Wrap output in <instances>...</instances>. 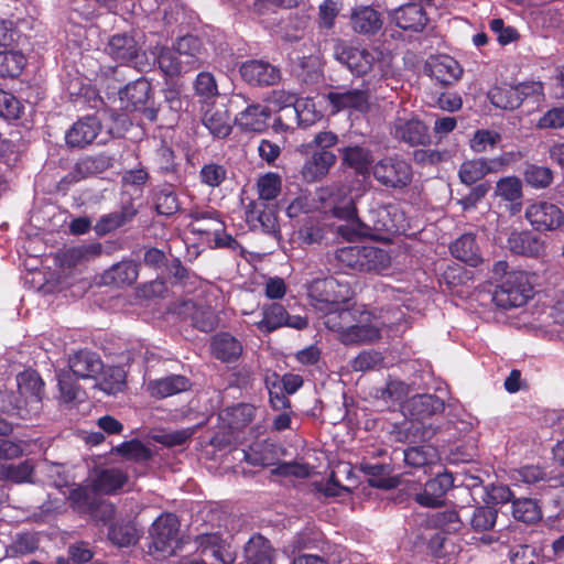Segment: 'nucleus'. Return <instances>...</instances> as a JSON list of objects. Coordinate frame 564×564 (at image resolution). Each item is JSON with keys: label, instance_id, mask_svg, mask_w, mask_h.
<instances>
[{"label": "nucleus", "instance_id": "1", "mask_svg": "<svg viewBox=\"0 0 564 564\" xmlns=\"http://www.w3.org/2000/svg\"><path fill=\"white\" fill-rule=\"evenodd\" d=\"M318 200L325 213H330L334 217L347 220L351 224L352 229L358 236L370 237L378 231H395L394 225L386 221L389 216L387 208L377 210L380 217L377 220H361L357 216V209L349 189L345 184L335 183L325 187H321L316 192Z\"/></svg>", "mask_w": 564, "mask_h": 564}, {"label": "nucleus", "instance_id": "2", "mask_svg": "<svg viewBox=\"0 0 564 564\" xmlns=\"http://www.w3.org/2000/svg\"><path fill=\"white\" fill-rule=\"evenodd\" d=\"M384 323L372 313L351 307L339 314H330L326 327L337 334L345 346L371 345L381 338Z\"/></svg>", "mask_w": 564, "mask_h": 564}, {"label": "nucleus", "instance_id": "3", "mask_svg": "<svg viewBox=\"0 0 564 564\" xmlns=\"http://www.w3.org/2000/svg\"><path fill=\"white\" fill-rule=\"evenodd\" d=\"M336 259L357 272L382 274L391 267L390 253L375 245L347 246L336 251Z\"/></svg>", "mask_w": 564, "mask_h": 564}, {"label": "nucleus", "instance_id": "4", "mask_svg": "<svg viewBox=\"0 0 564 564\" xmlns=\"http://www.w3.org/2000/svg\"><path fill=\"white\" fill-rule=\"evenodd\" d=\"M350 295L349 286L333 278L315 281L310 289L311 303L321 314L325 326L330 314L336 315L347 310L345 304Z\"/></svg>", "mask_w": 564, "mask_h": 564}, {"label": "nucleus", "instance_id": "5", "mask_svg": "<svg viewBox=\"0 0 564 564\" xmlns=\"http://www.w3.org/2000/svg\"><path fill=\"white\" fill-rule=\"evenodd\" d=\"M334 55L357 76L377 72L380 77H383L387 73L383 53L377 48L354 47L339 41L335 45Z\"/></svg>", "mask_w": 564, "mask_h": 564}, {"label": "nucleus", "instance_id": "6", "mask_svg": "<svg viewBox=\"0 0 564 564\" xmlns=\"http://www.w3.org/2000/svg\"><path fill=\"white\" fill-rule=\"evenodd\" d=\"M180 522L176 516L166 513L160 516L149 530V553L160 557L173 555L180 547Z\"/></svg>", "mask_w": 564, "mask_h": 564}, {"label": "nucleus", "instance_id": "7", "mask_svg": "<svg viewBox=\"0 0 564 564\" xmlns=\"http://www.w3.org/2000/svg\"><path fill=\"white\" fill-rule=\"evenodd\" d=\"M371 173L379 184L395 191L404 189L413 180L411 164L398 154L380 159L371 166Z\"/></svg>", "mask_w": 564, "mask_h": 564}, {"label": "nucleus", "instance_id": "8", "mask_svg": "<svg viewBox=\"0 0 564 564\" xmlns=\"http://www.w3.org/2000/svg\"><path fill=\"white\" fill-rule=\"evenodd\" d=\"M533 288L523 271H511L497 288L492 301L498 307L510 310L523 306L532 297Z\"/></svg>", "mask_w": 564, "mask_h": 564}, {"label": "nucleus", "instance_id": "9", "mask_svg": "<svg viewBox=\"0 0 564 564\" xmlns=\"http://www.w3.org/2000/svg\"><path fill=\"white\" fill-rule=\"evenodd\" d=\"M17 386L20 397H13L10 393L1 394L2 412L9 413L13 410H20L24 404H40L43 394L44 382L34 371H23L17 376Z\"/></svg>", "mask_w": 564, "mask_h": 564}, {"label": "nucleus", "instance_id": "10", "mask_svg": "<svg viewBox=\"0 0 564 564\" xmlns=\"http://www.w3.org/2000/svg\"><path fill=\"white\" fill-rule=\"evenodd\" d=\"M250 316L249 324L264 334H270L280 327L289 326L295 329H303L307 326V319L300 315H289L286 310L279 303L264 304L261 308V318L253 317V313H245Z\"/></svg>", "mask_w": 564, "mask_h": 564}, {"label": "nucleus", "instance_id": "11", "mask_svg": "<svg viewBox=\"0 0 564 564\" xmlns=\"http://www.w3.org/2000/svg\"><path fill=\"white\" fill-rule=\"evenodd\" d=\"M390 134L393 139L410 147L426 145L430 142L429 129L425 123L404 110L399 111L391 122Z\"/></svg>", "mask_w": 564, "mask_h": 564}, {"label": "nucleus", "instance_id": "12", "mask_svg": "<svg viewBox=\"0 0 564 564\" xmlns=\"http://www.w3.org/2000/svg\"><path fill=\"white\" fill-rule=\"evenodd\" d=\"M369 88L337 87L325 95V99L332 108V112L336 113L344 110H351L366 113L371 108Z\"/></svg>", "mask_w": 564, "mask_h": 564}, {"label": "nucleus", "instance_id": "13", "mask_svg": "<svg viewBox=\"0 0 564 564\" xmlns=\"http://www.w3.org/2000/svg\"><path fill=\"white\" fill-rule=\"evenodd\" d=\"M243 82L252 87L274 86L282 79L281 69L264 59H249L239 67Z\"/></svg>", "mask_w": 564, "mask_h": 564}, {"label": "nucleus", "instance_id": "14", "mask_svg": "<svg viewBox=\"0 0 564 564\" xmlns=\"http://www.w3.org/2000/svg\"><path fill=\"white\" fill-rule=\"evenodd\" d=\"M525 218L536 230H554L564 223L563 212L549 202H538L525 210Z\"/></svg>", "mask_w": 564, "mask_h": 564}, {"label": "nucleus", "instance_id": "15", "mask_svg": "<svg viewBox=\"0 0 564 564\" xmlns=\"http://www.w3.org/2000/svg\"><path fill=\"white\" fill-rule=\"evenodd\" d=\"M391 21L400 29L421 32L426 26L429 18L420 2H410L390 11Z\"/></svg>", "mask_w": 564, "mask_h": 564}, {"label": "nucleus", "instance_id": "16", "mask_svg": "<svg viewBox=\"0 0 564 564\" xmlns=\"http://www.w3.org/2000/svg\"><path fill=\"white\" fill-rule=\"evenodd\" d=\"M336 161L337 156L332 151L312 150L302 165L301 175L305 182H318L328 175Z\"/></svg>", "mask_w": 564, "mask_h": 564}, {"label": "nucleus", "instance_id": "17", "mask_svg": "<svg viewBox=\"0 0 564 564\" xmlns=\"http://www.w3.org/2000/svg\"><path fill=\"white\" fill-rule=\"evenodd\" d=\"M453 486V477L449 473L438 474L429 480L422 492L415 494L414 500L426 508H438L444 503V496Z\"/></svg>", "mask_w": 564, "mask_h": 564}, {"label": "nucleus", "instance_id": "18", "mask_svg": "<svg viewBox=\"0 0 564 564\" xmlns=\"http://www.w3.org/2000/svg\"><path fill=\"white\" fill-rule=\"evenodd\" d=\"M202 121L217 138H226L231 132V121L224 104L208 102L202 106Z\"/></svg>", "mask_w": 564, "mask_h": 564}, {"label": "nucleus", "instance_id": "19", "mask_svg": "<svg viewBox=\"0 0 564 564\" xmlns=\"http://www.w3.org/2000/svg\"><path fill=\"white\" fill-rule=\"evenodd\" d=\"M68 367L77 379H97L104 369V364L99 355L84 349L69 356Z\"/></svg>", "mask_w": 564, "mask_h": 564}, {"label": "nucleus", "instance_id": "20", "mask_svg": "<svg viewBox=\"0 0 564 564\" xmlns=\"http://www.w3.org/2000/svg\"><path fill=\"white\" fill-rule=\"evenodd\" d=\"M350 25L355 33L370 36L381 30L383 20L372 7L359 6L350 13Z\"/></svg>", "mask_w": 564, "mask_h": 564}, {"label": "nucleus", "instance_id": "21", "mask_svg": "<svg viewBox=\"0 0 564 564\" xmlns=\"http://www.w3.org/2000/svg\"><path fill=\"white\" fill-rule=\"evenodd\" d=\"M426 72L444 86L456 82L463 73L458 63L448 55L432 57L426 64Z\"/></svg>", "mask_w": 564, "mask_h": 564}, {"label": "nucleus", "instance_id": "22", "mask_svg": "<svg viewBox=\"0 0 564 564\" xmlns=\"http://www.w3.org/2000/svg\"><path fill=\"white\" fill-rule=\"evenodd\" d=\"M100 129L99 121L94 117L78 120L66 132V143L70 148H85L97 138Z\"/></svg>", "mask_w": 564, "mask_h": 564}, {"label": "nucleus", "instance_id": "23", "mask_svg": "<svg viewBox=\"0 0 564 564\" xmlns=\"http://www.w3.org/2000/svg\"><path fill=\"white\" fill-rule=\"evenodd\" d=\"M180 313L189 318L193 326L202 332H212L218 326L217 314L210 306L186 301Z\"/></svg>", "mask_w": 564, "mask_h": 564}, {"label": "nucleus", "instance_id": "24", "mask_svg": "<svg viewBox=\"0 0 564 564\" xmlns=\"http://www.w3.org/2000/svg\"><path fill=\"white\" fill-rule=\"evenodd\" d=\"M404 409L414 420L421 421L444 411L445 404L436 395L419 394L409 399Z\"/></svg>", "mask_w": 564, "mask_h": 564}, {"label": "nucleus", "instance_id": "25", "mask_svg": "<svg viewBox=\"0 0 564 564\" xmlns=\"http://www.w3.org/2000/svg\"><path fill=\"white\" fill-rule=\"evenodd\" d=\"M271 117L269 107L251 104L236 116V123L245 131L260 132L268 127Z\"/></svg>", "mask_w": 564, "mask_h": 564}, {"label": "nucleus", "instance_id": "26", "mask_svg": "<svg viewBox=\"0 0 564 564\" xmlns=\"http://www.w3.org/2000/svg\"><path fill=\"white\" fill-rule=\"evenodd\" d=\"M102 247L99 242L75 246L61 251L57 260L62 268L70 269L100 256Z\"/></svg>", "mask_w": 564, "mask_h": 564}, {"label": "nucleus", "instance_id": "27", "mask_svg": "<svg viewBox=\"0 0 564 564\" xmlns=\"http://www.w3.org/2000/svg\"><path fill=\"white\" fill-rule=\"evenodd\" d=\"M139 51L140 46L135 39L127 33L112 35L107 45L108 54L121 63H130L135 59Z\"/></svg>", "mask_w": 564, "mask_h": 564}, {"label": "nucleus", "instance_id": "28", "mask_svg": "<svg viewBox=\"0 0 564 564\" xmlns=\"http://www.w3.org/2000/svg\"><path fill=\"white\" fill-rule=\"evenodd\" d=\"M196 544L202 553L212 551L213 557L219 564H234L236 557L219 533H203L196 538Z\"/></svg>", "mask_w": 564, "mask_h": 564}, {"label": "nucleus", "instance_id": "29", "mask_svg": "<svg viewBox=\"0 0 564 564\" xmlns=\"http://www.w3.org/2000/svg\"><path fill=\"white\" fill-rule=\"evenodd\" d=\"M265 100L268 104L275 106L278 109L293 106L299 120L302 122L308 123L314 120V117L310 118L306 113L308 112L310 102L307 100L299 101L296 96L291 91L284 89L272 90L268 94Z\"/></svg>", "mask_w": 564, "mask_h": 564}, {"label": "nucleus", "instance_id": "30", "mask_svg": "<svg viewBox=\"0 0 564 564\" xmlns=\"http://www.w3.org/2000/svg\"><path fill=\"white\" fill-rule=\"evenodd\" d=\"M128 481V475L119 468H106L96 473L93 479V490L96 492L112 495Z\"/></svg>", "mask_w": 564, "mask_h": 564}, {"label": "nucleus", "instance_id": "31", "mask_svg": "<svg viewBox=\"0 0 564 564\" xmlns=\"http://www.w3.org/2000/svg\"><path fill=\"white\" fill-rule=\"evenodd\" d=\"M189 380L181 375H173L165 378L152 380L148 383V391L155 398H167L188 390Z\"/></svg>", "mask_w": 564, "mask_h": 564}, {"label": "nucleus", "instance_id": "32", "mask_svg": "<svg viewBox=\"0 0 564 564\" xmlns=\"http://www.w3.org/2000/svg\"><path fill=\"white\" fill-rule=\"evenodd\" d=\"M175 52L184 59L188 69L198 68L204 59V47L202 41L193 35L180 37L175 44Z\"/></svg>", "mask_w": 564, "mask_h": 564}, {"label": "nucleus", "instance_id": "33", "mask_svg": "<svg viewBox=\"0 0 564 564\" xmlns=\"http://www.w3.org/2000/svg\"><path fill=\"white\" fill-rule=\"evenodd\" d=\"M215 357L224 362H232L242 355V344L229 333L217 334L212 341Z\"/></svg>", "mask_w": 564, "mask_h": 564}, {"label": "nucleus", "instance_id": "34", "mask_svg": "<svg viewBox=\"0 0 564 564\" xmlns=\"http://www.w3.org/2000/svg\"><path fill=\"white\" fill-rule=\"evenodd\" d=\"M509 249L517 254L538 257L544 252V243L529 231H513L508 238Z\"/></svg>", "mask_w": 564, "mask_h": 564}, {"label": "nucleus", "instance_id": "35", "mask_svg": "<svg viewBox=\"0 0 564 564\" xmlns=\"http://www.w3.org/2000/svg\"><path fill=\"white\" fill-rule=\"evenodd\" d=\"M247 564H274V550L262 535L256 534L245 545Z\"/></svg>", "mask_w": 564, "mask_h": 564}, {"label": "nucleus", "instance_id": "36", "mask_svg": "<svg viewBox=\"0 0 564 564\" xmlns=\"http://www.w3.org/2000/svg\"><path fill=\"white\" fill-rule=\"evenodd\" d=\"M150 91V83L147 79L140 78L128 84L120 91V100L124 104L126 109L137 110L147 104Z\"/></svg>", "mask_w": 564, "mask_h": 564}, {"label": "nucleus", "instance_id": "37", "mask_svg": "<svg viewBox=\"0 0 564 564\" xmlns=\"http://www.w3.org/2000/svg\"><path fill=\"white\" fill-rule=\"evenodd\" d=\"M246 217L249 223L258 221L268 234L276 236L280 232L275 212L262 203L251 202L247 206Z\"/></svg>", "mask_w": 564, "mask_h": 564}, {"label": "nucleus", "instance_id": "38", "mask_svg": "<svg viewBox=\"0 0 564 564\" xmlns=\"http://www.w3.org/2000/svg\"><path fill=\"white\" fill-rule=\"evenodd\" d=\"M256 408L248 403H240L227 408L219 414L221 421L231 431H239L246 427L254 417Z\"/></svg>", "mask_w": 564, "mask_h": 564}, {"label": "nucleus", "instance_id": "39", "mask_svg": "<svg viewBox=\"0 0 564 564\" xmlns=\"http://www.w3.org/2000/svg\"><path fill=\"white\" fill-rule=\"evenodd\" d=\"M135 215L137 209L132 204L124 205L120 210L100 217L94 226V230L100 236L107 235L130 221Z\"/></svg>", "mask_w": 564, "mask_h": 564}, {"label": "nucleus", "instance_id": "40", "mask_svg": "<svg viewBox=\"0 0 564 564\" xmlns=\"http://www.w3.org/2000/svg\"><path fill=\"white\" fill-rule=\"evenodd\" d=\"M139 275L138 264L132 261H122L112 265L102 276L106 284L116 286L131 285Z\"/></svg>", "mask_w": 564, "mask_h": 564}, {"label": "nucleus", "instance_id": "41", "mask_svg": "<svg viewBox=\"0 0 564 564\" xmlns=\"http://www.w3.org/2000/svg\"><path fill=\"white\" fill-rule=\"evenodd\" d=\"M343 164L352 169L357 174L366 175L372 166V155L370 150L362 147H347L341 150Z\"/></svg>", "mask_w": 564, "mask_h": 564}, {"label": "nucleus", "instance_id": "42", "mask_svg": "<svg viewBox=\"0 0 564 564\" xmlns=\"http://www.w3.org/2000/svg\"><path fill=\"white\" fill-rule=\"evenodd\" d=\"M451 252L456 259L471 267H477L481 262L475 236L470 234L459 237L451 246Z\"/></svg>", "mask_w": 564, "mask_h": 564}, {"label": "nucleus", "instance_id": "43", "mask_svg": "<svg viewBox=\"0 0 564 564\" xmlns=\"http://www.w3.org/2000/svg\"><path fill=\"white\" fill-rule=\"evenodd\" d=\"M97 386L108 394L123 391L126 387V372L121 367L111 366L104 368L97 376Z\"/></svg>", "mask_w": 564, "mask_h": 564}, {"label": "nucleus", "instance_id": "44", "mask_svg": "<svg viewBox=\"0 0 564 564\" xmlns=\"http://www.w3.org/2000/svg\"><path fill=\"white\" fill-rule=\"evenodd\" d=\"M489 98L496 107L512 110L522 104L523 93L513 86L494 87Z\"/></svg>", "mask_w": 564, "mask_h": 564}, {"label": "nucleus", "instance_id": "45", "mask_svg": "<svg viewBox=\"0 0 564 564\" xmlns=\"http://www.w3.org/2000/svg\"><path fill=\"white\" fill-rule=\"evenodd\" d=\"M488 174H490V169L485 158L467 160L462 163L458 170L460 182L468 186L474 185Z\"/></svg>", "mask_w": 564, "mask_h": 564}, {"label": "nucleus", "instance_id": "46", "mask_svg": "<svg viewBox=\"0 0 564 564\" xmlns=\"http://www.w3.org/2000/svg\"><path fill=\"white\" fill-rule=\"evenodd\" d=\"M154 54L156 55L159 68L166 76L173 77L183 70H189L184 59H181L178 55L176 56L172 50L165 46H156Z\"/></svg>", "mask_w": 564, "mask_h": 564}, {"label": "nucleus", "instance_id": "47", "mask_svg": "<svg viewBox=\"0 0 564 564\" xmlns=\"http://www.w3.org/2000/svg\"><path fill=\"white\" fill-rule=\"evenodd\" d=\"M195 95L199 98L202 106L208 102H216L219 95L216 79L212 73L202 72L194 82Z\"/></svg>", "mask_w": 564, "mask_h": 564}, {"label": "nucleus", "instance_id": "48", "mask_svg": "<svg viewBox=\"0 0 564 564\" xmlns=\"http://www.w3.org/2000/svg\"><path fill=\"white\" fill-rule=\"evenodd\" d=\"M437 459V451L431 445L413 446L404 451L405 464L414 468L431 465Z\"/></svg>", "mask_w": 564, "mask_h": 564}, {"label": "nucleus", "instance_id": "49", "mask_svg": "<svg viewBox=\"0 0 564 564\" xmlns=\"http://www.w3.org/2000/svg\"><path fill=\"white\" fill-rule=\"evenodd\" d=\"M362 470L370 476L369 484L377 488H392L397 486V479L390 477L391 468L384 464H366Z\"/></svg>", "mask_w": 564, "mask_h": 564}, {"label": "nucleus", "instance_id": "50", "mask_svg": "<svg viewBox=\"0 0 564 564\" xmlns=\"http://www.w3.org/2000/svg\"><path fill=\"white\" fill-rule=\"evenodd\" d=\"M12 431V424L0 417V459H14L23 453L20 443L7 438Z\"/></svg>", "mask_w": 564, "mask_h": 564}, {"label": "nucleus", "instance_id": "51", "mask_svg": "<svg viewBox=\"0 0 564 564\" xmlns=\"http://www.w3.org/2000/svg\"><path fill=\"white\" fill-rule=\"evenodd\" d=\"M191 227L193 232L200 235H215L223 231V223L208 213L194 210L191 213Z\"/></svg>", "mask_w": 564, "mask_h": 564}, {"label": "nucleus", "instance_id": "52", "mask_svg": "<svg viewBox=\"0 0 564 564\" xmlns=\"http://www.w3.org/2000/svg\"><path fill=\"white\" fill-rule=\"evenodd\" d=\"M513 517L525 523H534L542 517L536 501L530 498L517 499L512 503Z\"/></svg>", "mask_w": 564, "mask_h": 564}, {"label": "nucleus", "instance_id": "53", "mask_svg": "<svg viewBox=\"0 0 564 564\" xmlns=\"http://www.w3.org/2000/svg\"><path fill=\"white\" fill-rule=\"evenodd\" d=\"M127 460L137 463L147 462L151 458V451L138 440L123 442L112 449Z\"/></svg>", "mask_w": 564, "mask_h": 564}, {"label": "nucleus", "instance_id": "54", "mask_svg": "<svg viewBox=\"0 0 564 564\" xmlns=\"http://www.w3.org/2000/svg\"><path fill=\"white\" fill-rule=\"evenodd\" d=\"M197 426L176 431H161L152 435V440L167 447L183 445L196 433Z\"/></svg>", "mask_w": 564, "mask_h": 564}, {"label": "nucleus", "instance_id": "55", "mask_svg": "<svg viewBox=\"0 0 564 564\" xmlns=\"http://www.w3.org/2000/svg\"><path fill=\"white\" fill-rule=\"evenodd\" d=\"M496 196L503 200L516 203L522 197V183L519 177L507 176L500 178L495 187Z\"/></svg>", "mask_w": 564, "mask_h": 564}, {"label": "nucleus", "instance_id": "56", "mask_svg": "<svg viewBox=\"0 0 564 564\" xmlns=\"http://www.w3.org/2000/svg\"><path fill=\"white\" fill-rule=\"evenodd\" d=\"M25 64L21 53L13 51L0 52V77H15L20 75Z\"/></svg>", "mask_w": 564, "mask_h": 564}, {"label": "nucleus", "instance_id": "57", "mask_svg": "<svg viewBox=\"0 0 564 564\" xmlns=\"http://www.w3.org/2000/svg\"><path fill=\"white\" fill-rule=\"evenodd\" d=\"M282 180L276 173H267L259 177L257 182V191L259 198L262 200H272L278 197L281 192Z\"/></svg>", "mask_w": 564, "mask_h": 564}, {"label": "nucleus", "instance_id": "58", "mask_svg": "<svg viewBox=\"0 0 564 564\" xmlns=\"http://www.w3.org/2000/svg\"><path fill=\"white\" fill-rule=\"evenodd\" d=\"M108 538L118 546H129L138 541V531L130 523L115 524L110 527Z\"/></svg>", "mask_w": 564, "mask_h": 564}, {"label": "nucleus", "instance_id": "59", "mask_svg": "<svg viewBox=\"0 0 564 564\" xmlns=\"http://www.w3.org/2000/svg\"><path fill=\"white\" fill-rule=\"evenodd\" d=\"M338 135L332 131H321L315 134L314 139L305 144H301L297 151L303 155H308L314 151H328L329 148L336 145Z\"/></svg>", "mask_w": 564, "mask_h": 564}, {"label": "nucleus", "instance_id": "60", "mask_svg": "<svg viewBox=\"0 0 564 564\" xmlns=\"http://www.w3.org/2000/svg\"><path fill=\"white\" fill-rule=\"evenodd\" d=\"M501 141V134L497 131L480 129L470 139V149L475 153L492 150Z\"/></svg>", "mask_w": 564, "mask_h": 564}, {"label": "nucleus", "instance_id": "61", "mask_svg": "<svg viewBox=\"0 0 564 564\" xmlns=\"http://www.w3.org/2000/svg\"><path fill=\"white\" fill-rule=\"evenodd\" d=\"M33 473V466L29 462L13 465L0 466V479L10 480L17 484L28 481Z\"/></svg>", "mask_w": 564, "mask_h": 564}, {"label": "nucleus", "instance_id": "62", "mask_svg": "<svg viewBox=\"0 0 564 564\" xmlns=\"http://www.w3.org/2000/svg\"><path fill=\"white\" fill-rule=\"evenodd\" d=\"M72 373L62 371L57 375L61 399L65 403L80 401L84 392L75 384Z\"/></svg>", "mask_w": 564, "mask_h": 564}, {"label": "nucleus", "instance_id": "63", "mask_svg": "<svg viewBox=\"0 0 564 564\" xmlns=\"http://www.w3.org/2000/svg\"><path fill=\"white\" fill-rule=\"evenodd\" d=\"M524 180L533 187L544 188L552 183L553 174L549 167L529 165L524 171Z\"/></svg>", "mask_w": 564, "mask_h": 564}, {"label": "nucleus", "instance_id": "64", "mask_svg": "<svg viewBox=\"0 0 564 564\" xmlns=\"http://www.w3.org/2000/svg\"><path fill=\"white\" fill-rule=\"evenodd\" d=\"M95 499L96 497H93L87 488L80 486L73 488L68 495L70 507L83 514L87 513Z\"/></svg>", "mask_w": 564, "mask_h": 564}]
</instances>
